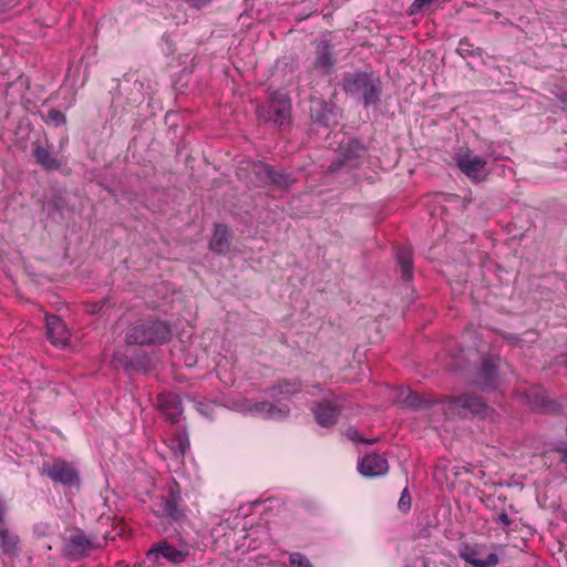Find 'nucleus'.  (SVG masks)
Returning a JSON list of instances; mask_svg holds the SVG:
<instances>
[{"instance_id": "1", "label": "nucleus", "mask_w": 567, "mask_h": 567, "mask_svg": "<svg viewBox=\"0 0 567 567\" xmlns=\"http://www.w3.org/2000/svg\"><path fill=\"white\" fill-rule=\"evenodd\" d=\"M400 402L413 410H426L440 405L445 414L467 417L470 415H487L488 406L477 396L463 394L446 398L443 402H435L423 398L420 393L410 389L400 392Z\"/></svg>"}, {"instance_id": "2", "label": "nucleus", "mask_w": 567, "mask_h": 567, "mask_svg": "<svg viewBox=\"0 0 567 567\" xmlns=\"http://www.w3.org/2000/svg\"><path fill=\"white\" fill-rule=\"evenodd\" d=\"M172 330L167 322L159 319L135 321L125 332L126 344L155 346L169 341Z\"/></svg>"}, {"instance_id": "3", "label": "nucleus", "mask_w": 567, "mask_h": 567, "mask_svg": "<svg viewBox=\"0 0 567 567\" xmlns=\"http://www.w3.org/2000/svg\"><path fill=\"white\" fill-rule=\"evenodd\" d=\"M342 87L347 94L362 100L365 106L375 105L380 101V81L372 73H347L343 76Z\"/></svg>"}, {"instance_id": "4", "label": "nucleus", "mask_w": 567, "mask_h": 567, "mask_svg": "<svg viewBox=\"0 0 567 567\" xmlns=\"http://www.w3.org/2000/svg\"><path fill=\"white\" fill-rule=\"evenodd\" d=\"M153 512L169 523H181L186 518L182 508L181 486L175 480L168 484L167 494L154 504Z\"/></svg>"}, {"instance_id": "5", "label": "nucleus", "mask_w": 567, "mask_h": 567, "mask_svg": "<svg viewBox=\"0 0 567 567\" xmlns=\"http://www.w3.org/2000/svg\"><path fill=\"white\" fill-rule=\"evenodd\" d=\"M41 473L47 475L53 483L66 487L80 488V473L72 462H68L63 458H54L52 462H44Z\"/></svg>"}, {"instance_id": "6", "label": "nucleus", "mask_w": 567, "mask_h": 567, "mask_svg": "<svg viewBox=\"0 0 567 567\" xmlns=\"http://www.w3.org/2000/svg\"><path fill=\"white\" fill-rule=\"evenodd\" d=\"M290 114V100L287 94L281 92L274 93L266 105L258 106L257 109V116L260 121L271 122L279 126L289 121Z\"/></svg>"}, {"instance_id": "7", "label": "nucleus", "mask_w": 567, "mask_h": 567, "mask_svg": "<svg viewBox=\"0 0 567 567\" xmlns=\"http://www.w3.org/2000/svg\"><path fill=\"white\" fill-rule=\"evenodd\" d=\"M367 150L363 144L353 138H348L340 143L336 159L329 166L331 173L340 169H352L360 166Z\"/></svg>"}, {"instance_id": "8", "label": "nucleus", "mask_w": 567, "mask_h": 567, "mask_svg": "<svg viewBox=\"0 0 567 567\" xmlns=\"http://www.w3.org/2000/svg\"><path fill=\"white\" fill-rule=\"evenodd\" d=\"M454 159L460 171L473 183L484 182L489 175L487 161L468 151L457 154Z\"/></svg>"}, {"instance_id": "9", "label": "nucleus", "mask_w": 567, "mask_h": 567, "mask_svg": "<svg viewBox=\"0 0 567 567\" xmlns=\"http://www.w3.org/2000/svg\"><path fill=\"white\" fill-rule=\"evenodd\" d=\"M270 166L264 162L243 163L238 176L254 187L269 186Z\"/></svg>"}, {"instance_id": "10", "label": "nucleus", "mask_w": 567, "mask_h": 567, "mask_svg": "<svg viewBox=\"0 0 567 567\" xmlns=\"http://www.w3.org/2000/svg\"><path fill=\"white\" fill-rule=\"evenodd\" d=\"M333 45L327 40L322 39L316 42V52L312 61V68L320 75H329L332 73L337 59L333 55Z\"/></svg>"}, {"instance_id": "11", "label": "nucleus", "mask_w": 567, "mask_h": 567, "mask_svg": "<svg viewBox=\"0 0 567 567\" xmlns=\"http://www.w3.org/2000/svg\"><path fill=\"white\" fill-rule=\"evenodd\" d=\"M188 555V550L177 549L167 542H159L153 545L146 553V556L150 560L157 561L159 558H164L173 564L185 561Z\"/></svg>"}, {"instance_id": "12", "label": "nucleus", "mask_w": 567, "mask_h": 567, "mask_svg": "<svg viewBox=\"0 0 567 567\" xmlns=\"http://www.w3.org/2000/svg\"><path fill=\"white\" fill-rule=\"evenodd\" d=\"M92 548L91 539L81 532H76L66 540L63 555L72 560H78L87 555Z\"/></svg>"}, {"instance_id": "13", "label": "nucleus", "mask_w": 567, "mask_h": 567, "mask_svg": "<svg viewBox=\"0 0 567 567\" xmlns=\"http://www.w3.org/2000/svg\"><path fill=\"white\" fill-rule=\"evenodd\" d=\"M341 409L338 400H326L313 408L315 419L321 426H331L337 422Z\"/></svg>"}, {"instance_id": "14", "label": "nucleus", "mask_w": 567, "mask_h": 567, "mask_svg": "<svg viewBox=\"0 0 567 567\" xmlns=\"http://www.w3.org/2000/svg\"><path fill=\"white\" fill-rule=\"evenodd\" d=\"M358 471L367 477L381 476L388 473L389 464L386 458L379 454H368L358 464Z\"/></svg>"}, {"instance_id": "15", "label": "nucleus", "mask_w": 567, "mask_h": 567, "mask_svg": "<svg viewBox=\"0 0 567 567\" xmlns=\"http://www.w3.org/2000/svg\"><path fill=\"white\" fill-rule=\"evenodd\" d=\"M499 361V357H487L482 360L476 382L483 389H493L496 386Z\"/></svg>"}, {"instance_id": "16", "label": "nucleus", "mask_w": 567, "mask_h": 567, "mask_svg": "<svg viewBox=\"0 0 567 567\" xmlns=\"http://www.w3.org/2000/svg\"><path fill=\"white\" fill-rule=\"evenodd\" d=\"M158 409L172 423L179 422L183 414L181 398L174 393H162L157 396Z\"/></svg>"}, {"instance_id": "17", "label": "nucleus", "mask_w": 567, "mask_h": 567, "mask_svg": "<svg viewBox=\"0 0 567 567\" xmlns=\"http://www.w3.org/2000/svg\"><path fill=\"white\" fill-rule=\"evenodd\" d=\"M302 383L299 379L288 380L282 379L279 380L275 385L265 390L269 396L274 399H289L295 394L301 392Z\"/></svg>"}, {"instance_id": "18", "label": "nucleus", "mask_w": 567, "mask_h": 567, "mask_svg": "<svg viewBox=\"0 0 567 567\" xmlns=\"http://www.w3.org/2000/svg\"><path fill=\"white\" fill-rule=\"evenodd\" d=\"M47 336L53 344L65 346L70 332L65 323L58 316L47 317Z\"/></svg>"}, {"instance_id": "19", "label": "nucleus", "mask_w": 567, "mask_h": 567, "mask_svg": "<svg viewBox=\"0 0 567 567\" xmlns=\"http://www.w3.org/2000/svg\"><path fill=\"white\" fill-rule=\"evenodd\" d=\"M528 404L535 411L539 412H553L555 411V403L550 401L545 392V390L540 386H533L529 389L526 394Z\"/></svg>"}, {"instance_id": "20", "label": "nucleus", "mask_w": 567, "mask_h": 567, "mask_svg": "<svg viewBox=\"0 0 567 567\" xmlns=\"http://www.w3.org/2000/svg\"><path fill=\"white\" fill-rule=\"evenodd\" d=\"M20 539L7 524L0 525V548L7 556H16L19 551Z\"/></svg>"}, {"instance_id": "21", "label": "nucleus", "mask_w": 567, "mask_h": 567, "mask_svg": "<svg viewBox=\"0 0 567 567\" xmlns=\"http://www.w3.org/2000/svg\"><path fill=\"white\" fill-rule=\"evenodd\" d=\"M249 411L265 415L267 417L286 416L289 409L285 406H277L269 401L254 402L249 406Z\"/></svg>"}, {"instance_id": "22", "label": "nucleus", "mask_w": 567, "mask_h": 567, "mask_svg": "<svg viewBox=\"0 0 567 567\" xmlns=\"http://www.w3.org/2000/svg\"><path fill=\"white\" fill-rule=\"evenodd\" d=\"M230 246V233L224 225H216L209 247L213 251L223 254L228 251Z\"/></svg>"}, {"instance_id": "23", "label": "nucleus", "mask_w": 567, "mask_h": 567, "mask_svg": "<svg viewBox=\"0 0 567 567\" xmlns=\"http://www.w3.org/2000/svg\"><path fill=\"white\" fill-rule=\"evenodd\" d=\"M398 262L401 268V275L404 280H410L413 276L412 251L409 247H401L396 250Z\"/></svg>"}, {"instance_id": "24", "label": "nucleus", "mask_w": 567, "mask_h": 567, "mask_svg": "<svg viewBox=\"0 0 567 567\" xmlns=\"http://www.w3.org/2000/svg\"><path fill=\"white\" fill-rule=\"evenodd\" d=\"M33 156L38 164H40L43 168L48 171H53L60 168L59 161L51 155L48 148L37 145L33 148Z\"/></svg>"}, {"instance_id": "25", "label": "nucleus", "mask_w": 567, "mask_h": 567, "mask_svg": "<svg viewBox=\"0 0 567 567\" xmlns=\"http://www.w3.org/2000/svg\"><path fill=\"white\" fill-rule=\"evenodd\" d=\"M189 446V439L186 433L178 432L171 439L169 447L176 457H183Z\"/></svg>"}, {"instance_id": "26", "label": "nucleus", "mask_w": 567, "mask_h": 567, "mask_svg": "<svg viewBox=\"0 0 567 567\" xmlns=\"http://www.w3.org/2000/svg\"><path fill=\"white\" fill-rule=\"evenodd\" d=\"M293 182L295 178L290 174L277 172L270 166L269 185L278 188H288Z\"/></svg>"}, {"instance_id": "27", "label": "nucleus", "mask_w": 567, "mask_h": 567, "mask_svg": "<svg viewBox=\"0 0 567 567\" xmlns=\"http://www.w3.org/2000/svg\"><path fill=\"white\" fill-rule=\"evenodd\" d=\"M460 557L472 566H474L476 561L480 559L477 550L470 545H463L461 547Z\"/></svg>"}, {"instance_id": "28", "label": "nucleus", "mask_w": 567, "mask_h": 567, "mask_svg": "<svg viewBox=\"0 0 567 567\" xmlns=\"http://www.w3.org/2000/svg\"><path fill=\"white\" fill-rule=\"evenodd\" d=\"M47 122L53 123L55 126H60L66 123V117L63 112L56 109H50L47 117Z\"/></svg>"}, {"instance_id": "29", "label": "nucleus", "mask_w": 567, "mask_h": 567, "mask_svg": "<svg viewBox=\"0 0 567 567\" xmlns=\"http://www.w3.org/2000/svg\"><path fill=\"white\" fill-rule=\"evenodd\" d=\"M398 507L402 513H408L411 508V495L408 487H405L400 496Z\"/></svg>"}, {"instance_id": "30", "label": "nucleus", "mask_w": 567, "mask_h": 567, "mask_svg": "<svg viewBox=\"0 0 567 567\" xmlns=\"http://www.w3.org/2000/svg\"><path fill=\"white\" fill-rule=\"evenodd\" d=\"M292 567H312L311 563L300 553H293L289 558Z\"/></svg>"}, {"instance_id": "31", "label": "nucleus", "mask_w": 567, "mask_h": 567, "mask_svg": "<svg viewBox=\"0 0 567 567\" xmlns=\"http://www.w3.org/2000/svg\"><path fill=\"white\" fill-rule=\"evenodd\" d=\"M499 561L497 554L491 553L486 559H478L473 567H495Z\"/></svg>"}, {"instance_id": "32", "label": "nucleus", "mask_w": 567, "mask_h": 567, "mask_svg": "<svg viewBox=\"0 0 567 567\" xmlns=\"http://www.w3.org/2000/svg\"><path fill=\"white\" fill-rule=\"evenodd\" d=\"M348 436L351 439V440H354V441H361V442H364V443H368V444H372V443H375L378 441V439H372V440H363L357 430H348Z\"/></svg>"}, {"instance_id": "33", "label": "nucleus", "mask_w": 567, "mask_h": 567, "mask_svg": "<svg viewBox=\"0 0 567 567\" xmlns=\"http://www.w3.org/2000/svg\"><path fill=\"white\" fill-rule=\"evenodd\" d=\"M497 522L501 523L504 527H509L513 524V520L511 519L506 512H502L497 516Z\"/></svg>"}, {"instance_id": "34", "label": "nucleus", "mask_w": 567, "mask_h": 567, "mask_svg": "<svg viewBox=\"0 0 567 567\" xmlns=\"http://www.w3.org/2000/svg\"><path fill=\"white\" fill-rule=\"evenodd\" d=\"M194 7L202 8L209 3L212 0H188Z\"/></svg>"}, {"instance_id": "35", "label": "nucleus", "mask_w": 567, "mask_h": 567, "mask_svg": "<svg viewBox=\"0 0 567 567\" xmlns=\"http://www.w3.org/2000/svg\"><path fill=\"white\" fill-rule=\"evenodd\" d=\"M4 517H6V506H4L3 502L0 499V525L6 523Z\"/></svg>"}, {"instance_id": "36", "label": "nucleus", "mask_w": 567, "mask_h": 567, "mask_svg": "<svg viewBox=\"0 0 567 567\" xmlns=\"http://www.w3.org/2000/svg\"><path fill=\"white\" fill-rule=\"evenodd\" d=\"M557 451L561 453V460L565 464H567V449L566 447H558Z\"/></svg>"}, {"instance_id": "37", "label": "nucleus", "mask_w": 567, "mask_h": 567, "mask_svg": "<svg viewBox=\"0 0 567 567\" xmlns=\"http://www.w3.org/2000/svg\"><path fill=\"white\" fill-rule=\"evenodd\" d=\"M87 311L91 313H99L101 312V309H99L97 305L94 302L89 306Z\"/></svg>"}, {"instance_id": "38", "label": "nucleus", "mask_w": 567, "mask_h": 567, "mask_svg": "<svg viewBox=\"0 0 567 567\" xmlns=\"http://www.w3.org/2000/svg\"><path fill=\"white\" fill-rule=\"evenodd\" d=\"M488 157H489V158H492L494 162H497V161H501V159H503V158H504L503 156L498 155V154H497V153H495V152H491V153L488 154Z\"/></svg>"}, {"instance_id": "39", "label": "nucleus", "mask_w": 567, "mask_h": 567, "mask_svg": "<svg viewBox=\"0 0 567 567\" xmlns=\"http://www.w3.org/2000/svg\"><path fill=\"white\" fill-rule=\"evenodd\" d=\"M106 302H107V299H102V300H100V301H97L95 303L97 305L99 309L102 310Z\"/></svg>"}]
</instances>
